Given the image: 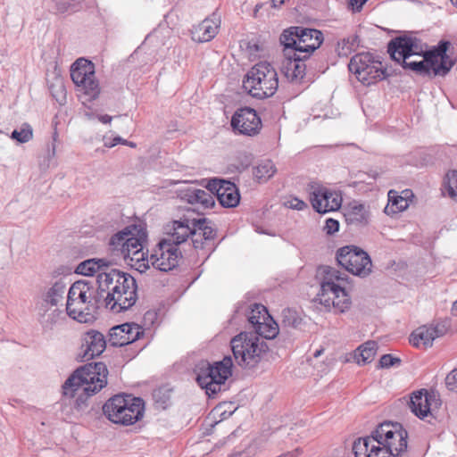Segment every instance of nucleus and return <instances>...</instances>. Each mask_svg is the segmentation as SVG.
I'll return each instance as SVG.
<instances>
[{"label":"nucleus","mask_w":457,"mask_h":457,"mask_svg":"<svg viewBox=\"0 0 457 457\" xmlns=\"http://www.w3.org/2000/svg\"><path fill=\"white\" fill-rule=\"evenodd\" d=\"M285 1L286 0H271L274 7L280 6L285 3Z\"/></svg>","instance_id":"nucleus-53"},{"label":"nucleus","mask_w":457,"mask_h":457,"mask_svg":"<svg viewBox=\"0 0 457 457\" xmlns=\"http://www.w3.org/2000/svg\"><path fill=\"white\" fill-rule=\"evenodd\" d=\"M444 184L448 195L453 199H457V170H450L445 175Z\"/></svg>","instance_id":"nucleus-41"},{"label":"nucleus","mask_w":457,"mask_h":457,"mask_svg":"<svg viewBox=\"0 0 457 457\" xmlns=\"http://www.w3.org/2000/svg\"><path fill=\"white\" fill-rule=\"evenodd\" d=\"M452 4L457 7V0H450Z\"/></svg>","instance_id":"nucleus-58"},{"label":"nucleus","mask_w":457,"mask_h":457,"mask_svg":"<svg viewBox=\"0 0 457 457\" xmlns=\"http://www.w3.org/2000/svg\"><path fill=\"white\" fill-rule=\"evenodd\" d=\"M277 172L275 164L270 160L259 162L253 169V177L258 182H266Z\"/></svg>","instance_id":"nucleus-35"},{"label":"nucleus","mask_w":457,"mask_h":457,"mask_svg":"<svg viewBox=\"0 0 457 457\" xmlns=\"http://www.w3.org/2000/svg\"><path fill=\"white\" fill-rule=\"evenodd\" d=\"M105 347L106 340L104 336L96 330H89L83 337L81 346L83 351L82 358L84 361H89L100 355L104 351Z\"/></svg>","instance_id":"nucleus-25"},{"label":"nucleus","mask_w":457,"mask_h":457,"mask_svg":"<svg viewBox=\"0 0 457 457\" xmlns=\"http://www.w3.org/2000/svg\"><path fill=\"white\" fill-rule=\"evenodd\" d=\"M298 27L285 29L280 36V43L284 46V55L294 54L295 48L298 47Z\"/></svg>","instance_id":"nucleus-34"},{"label":"nucleus","mask_w":457,"mask_h":457,"mask_svg":"<svg viewBox=\"0 0 457 457\" xmlns=\"http://www.w3.org/2000/svg\"><path fill=\"white\" fill-rule=\"evenodd\" d=\"M103 411L112 422L128 426L143 418L145 406L141 398L117 395L104 403Z\"/></svg>","instance_id":"nucleus-9"},{"label":"nucleus","mask_w":457,"mask_h":457,"mask_svg":"<svg viewBox=\"0 0 457 457\" xmlns=\"http://www.w3.org/2000/svg\"><path fill=\"white\" fill-rule=\"evenodd\" d=\"M219 25L212 20H204L194 30L193 39L198 42H208L218 32Z\"/></svg>","instance_id":"nucleus-31"},{"label":"nucleus","mask_w":457,"mask_h":457,"mask_svg":"<svg viewBox=\"0 0 457 457\" xmlns=\"http://www.w3.org/2000/svg\"><path fill=\"white\" fill-rule=\"evenodd\" d=\"M193 224V235L196 237L202 236L205 243L212 241L215 237L216 231L209 225L205 219L194 220Z\"/></svg>","instance_id":"nucleus-37"},{"label":"nucleus","mask_w":457,"mask_h":457,"mask_svg":"<svg viewBox=\"0 0 457 457\" xmlns=\"http://www.w3.org/2000/svg\"><path fill=\"white\" fill-rule=\"evenodd\" d=\"M96 283L99 284L103 306L112 312L127 311L136 303L137 283L131 275L111 269L100 273Z\"/></svg>","instance_id":"nucleus-4"},{"label":"nucleus","mask_w":457,"mask_h":457,"mask_svg":"<svg viewBox=\"0 0 457 457\" xmlns=\"http://www.w3.org/2000/svg\"><path fill=\"white\" fill-rule=\"evenodd\" d=\"M338 263L347 271L360 277H366L371 272L372 263L369 254L363 250L347 245L337 253Z\"/></svg>","instance_id":"nucleus-13"},{"label":"nucleus","mask_w":457,"mask_h":457,"mask_svg":"<svg viewBox=\"0 0 457 457\" xmlns=\"http://www.w3.org/2000/svg\"><path fill=\"white\" fill-rule=\"evenodd\" d=\"M407 448V432L400 424L381 423L370 436L354 441L355 457H395Z\"/></svg>","instance_id":"nucleus-2"},{"label":"nucleus","mask_w":457,"mask_h":457,"mask_svg":"<svg viewBox=\"0 0 457 457\" xmlns=\"http://www.w3.org/2000/svg\"><path fill=\"white\" fill-rule=\"evenodd\" d=\"M310 201L313 209L319 213L337 211L342 204L339 192L328 188L319 183L309 185Z\"/></svg>","instance_id":"nucleus-15"},{"label":"nucleus","mask_w":457,"mask_h":457,"mask_svg":"<svg viewBox=\"0 0 457 457\" xmlns=\"http://www.w3.org/2000/svg\"><path fill=\"white\" fill-rule=\"evenodd\" d=\"M345 217L349 225L364 226L369 222L370 212L365 204L353 203L346 209Z\"/></svg>","instance_id":"nucleus-29"},{"label":"nucleus","mask_w":457,"mask_h":457,"mask_svg":"<svg viewBox=\"0 0 457 457\" xmlns=\"http://www.w3.org/2000/svg\"><path fill=\"white\" fill-rule=\"evenodd\" d=\"M243 87L253 97H270L278 87V73L270 62H260L246 73L243 79Z\"/></svg>","instance_id":"nucleus-8"},{"label":"nucleus","mask_w":457,"mask_h":457,"mask_svg":"<svg viewBox=\"0 0 457 457\" xmlns=\"http://www.w3.org/2000/svg\"><path fill=\"white\" fill-rule=\"evenodd\" d=\"M441 403V399L436 392L421 389L412 394L409 405L411 411L423 420L428 416H433Z\"/></svg>","instance_id":"nucleus-17"},{"label":"nucleus","mask_w":457,"mask_h":457,"mask_svg":"<svg viewBox=\"0 0 457 457\" xmlns=\"http://www.w3.org/2000/svg\"><path fill=\"white\" fill-rule=\"evenodd\" d=\"M117 144H127V140L121 138L120 137H115L112 139L104 137V145L106 147H113Z\"/></svg>","instance_id":"nucleus-47"},{"label":"nucleus","mask_w":457,"mask_h":457,"mask_svg":"<svg viewBox=\"0 0 457 457\" xmlns=\"http://www.w3.org/2000/svg\"><path fill=\"white\" fill-rule=\"evenodd\" d=\"M401 360L399 358L394 357L391 354H384L381 356L378 367L382 369H387L395 364H399Z\"/></svg>","instance_id":"nucleus-43"},{"label":"nucleus","mask_w":457,"mask_h":457,"mask_svg":"<svg viewBox=\"0 0 457 457\" xmlns=\"http://www.w3.org/2000/svg\"><path fill=\"white\" fill-rule=\"evenodd\" d=\"M270 318L268 311L262 304L255 303L251 309L247 319L248 321L253 325V328L257 327L262 321L266 320Z\"/></svg>","instance_id":"nucleus-38"},{"label":"nucleus","mask_w":457,"mask_h":457,"mask_svg":"<svg viewBox=\"0 0 457 457\" xmlns=\"http://www.w3.org/2000/svg\"><path fill=\"white\" fill-rule=\"evenodd\" d=\"M216 197L220 204L226 208L236 207L240 201V195L236 185L230 181L213 180Z\"/></svg>","instance_id":"nucleus-24"},{"label":"nucleus","mask_w":457,"mask_h":457,"mask_svg":"<svg viewBox=\"0 0 457 457\" xmlns=\"http://www.w3.org/2000/svg\"><path fill=\"white\" fill-rule=\"evenodd\" d=\"M452 311L457 315V300L453 303Z\"/></svg>","instance_id":"nucleus-55"},{"label":"nucleus","mask_w":457,"mask_h":457,"mask_svg":"<svg viewBox=\"0 0 457 457\" xmlns=\"http://www.w3.org/2000/svg\"><path fill=\"white\" fill-rule=\"evenodd\" d=\"M126 145H129L130 147H135L136 146V144L133 143V142H128L127 141V144H125Z\"/></svg>","instance_id":"nucleus-57"},{"label":"nucleus","mask_w":457,"mask_h":457,"mask_svg":"<svg viewBox=\"0 0 457 457\" xmlns=\"http://www.w3.org/2000/svg\"><path fill=\"white\" fill-rule=\"evenodd\" d=\"M446 328L443 324L422 326L414 330L411 336L410 342L413 346L425 348L430 347L436 338L445 335Z\"/></svg>","instance_id":"nucleus-22"},{"label":"nucleus","mask_w":457,"mask_h":457,"mask_svg":"<svg viewBox=\"0 0 457 457\" xmlns=\"http://www.w3.org/2000/svg\"><path fill=\"white\" fill-rule=\"evenodd\" d=\"M233 361L230 356H225L213 365L202 361L195 368L196 381L206 390V394L215 395L220 390L221 385L231 376Z\"/></svg>","instance_id":"nucleus-11"},{"label":"nucleus","mask_w":457,"mask_h":457,"mask_svg":"<svg viewBox=\"0 0 457 457\" xmlns=\"http://www.w3.org/2000/svg\"><path fill=\"white\" fill-rule=\"evenodd\" d=\"M49 90L53 97L60 104H63L66 102V88L61 78H56L54 79V81L49 86Z\"/></svg>","instance_id":"nucleus-39"},{"label":"nucleus","mask_w":457,"mask_h":457,"mask_svg":"<svg viewBox=\"0 0 457 457\" xmlns=\"http://www.w3.org/2000/svg\"><path fill=\"white\" fill-rule=\"evenodd\" d=\"M33 137V130L29 124L24 123L19 129H14L12 132L11 138L18 141L19 143H27Z\"/></svg>","instance_id":"nucleus-40"},{"label":"nucleus","mask_w":457,"mask_h":457,"mask_svg":"<svg viewBox=\"0 0 457 457\" xmlns=\"http://www.w3.org/2000/svg\"><path fill=\"white\" fill-rule=\"evenodd\" d=\"M194 220L180 219L173 220L165 227V237L162 239L174 244L177 247L185 243L194 231Z\"/></svg>","instance_id":"nucleus-20"},{"label":"nucleus","mask_w":457,"mask_h":457,"mask_svg":"<svg viewBox=\"0 0 457 457\" xmlns=\"http://www.w3.org/2000/svg\"><path fill=\"white\" fill-rule=\"evenodd\" d=\"M146 234L137 226L128 227L111 237L112 250L120 254L126 264L139 271L145 272L150 267V258L144 251Z\"/></svg>","instance_id":"nucleus-6"},{"label":"nucleus","mask_w":457,"mask_h":457,"mask_svg":"<svg viewBox=\"0 0 457 457\" xmlns=\"http://www.w3.org/2000/svg\"><path fill=\"white\" fill-rule=\"evenodd\" d=\"M144 334L142 327L136 323H124L112 327L109 342L113 346H123L134 343Z\"/></svg>","instance_id":"nucleus-19"},{"label":"nucleus","mask_w":457,"mask_h":457,"mask_svg":"<svg viewBox=\"0 0 457 457\" xmlns=\"http://www.w3.org/2000/svg\"><path fill=\"white\" fill-rule=\"evenodd\" d=\"M100 306H103V302L99 284L96 287L91 281L78 280L69 288L66 312L71 319L80 323L91 322Z\"/></svg>","instance_id":"nucleus-5"},{"label":"nucleus","mask_w":457,"mask_h":457,"mask_svg":"<svg viewBox=\"0 0 457 457\" xmlns=\"http://www.w3.org/2000/svg\"><path fill=\"white\" fill-rule=\"evenodd\" d=\"M298 47L295 51L303 57L308 58L323 42V34L315 29L298 27Z\"/></svg>","instance_id":"nucleus-21"},{"label":"nucleus","mask_w":457,"mask_h":457,"mask_svg":"<svg viewBox=\"0 0 457 457\" xmlns=\"http://www.w3.org/2000/svg\"><path fill=\"white\" fill-rule=\"evenodd\" d=\"M66 284L62 280L56 281L46 293L40 303V310H46V307H60L63 305Z\"/></svg>","instance_id":"nucleus-27"},{"label":"nucleus","mask_w":457,"mask_h":457,"mask_svg":"<svg viewBox=\"0 0 457 457\" xmlns=\"http://www.w3.org/2000/svg\"><path fill=\"white\" fill-rule=\"evenodd\" d=\"M327 234L332 235L338 231L339 229V222L334 219H328L326 220V225L324 227Z\"/></svg>","instance_id":"nucleus-45"},{"label":"nucleus","mask_w":457,"mask_h":457,"mask_svg":"<svg viewBox=\"0 0 457 457\" xmlns=\"http://www.w3.org/2000/svg\"><path fill=\"white\" fill-rule=\"evenodd\" d=\"M255 335L266 339H272L278 334V326L270 316L264 321H262L256 328H254Z\"/></svg>","instance_id":"nucleus-36"},{"label":"nucleus","mask_w":457,"mask_h":457,"mask_svg":"<svg viewBox=\"0 0 457 457\" xmlns=\"http://www.w3.org/2000/svg\"><path fill=\"white\" fill-rule=\"evenodd\" d=\"M447 387L451 391L457 392V369L452 370L445 378Z\"/></svg>","instance_id":"nucleus-44"},{"label":"nucleus","mask_w":457,"mask_h":457,"mask_svg":"<svg viewBox=\"0 0 457 457\" xmlns=\"http://www.w3.org/2000/svg\"><path fill=\"white\" fill-rule=\"evenodd\" d=\"M322 352H323V350L316 351L315 353H314V357H319L321 354Z\"/></svg>","instance_id":"nucleus-56"},{"label":"nucleus","mask_w":457,"mask_h":457,"mask_svg":"<svg viewBox=\"0 0 457 457\" xmlns=\"http://www.w3.org/2000/svg\"><path fill=\"white\" fill-rule=\"evenodd\" d=\"M181 199L198 208H211L214 205L215 196L208 190L188 187L181 192Z\"/></svg>","instance_id":"nucleus-26"},{"label":"nucleus","mask_w":457,"mask_h":457,"mask_svg":"<svg viewBox=\"0 0 457 457\" xmlns=\"http://www.w3.org/2000/svg\"><path fill=\"white\" fill-rule=\"evenodd\" d=\"M230 457H247V456L245 453H237L231 455Z\"/></svg>","instance_id":"nucleus-54"},{"label":"nucleus","mask_w":457,"mask_h":457,"mask_svg":"<svg viewBox=\"0 0 457 457\" xmlns=\"http://www.w3.org/2000/svg\"><path fill=\"white\" fill-rule=\"evenodd\" d=\"M107 375L108 370L103 362L89 363L77 369L62 386L64 398L74 399L73 405L77 411L85 410L87 398L106 386Z\"/></svg>","instance_id":"nucleus-3"},{"label":"nucleus","mask_w":457,"mask_h":457,"mask_svg":"<svg viewBox=\"0 0 457 457\" xmlns=\"http://www.w3.org/2000/svg\"><path fill=\"white\" fill-rule=\"evenodd\" d=\"M288 207L295 210H303L307 207V204L303 200L298 198H293L287 202Z\"/></svg>","instance_id":"nucleus-46"},{"label":"nucleus","mask_w":457,"mask_h":457,"mask_svg":"<svg viewBox=\"0 0 457 457\" xmlns=\"http://www.w3.org/2000/svg\"><path fill=\"white\" fill-rule=\"evenodd\" d=\"M307 57H303L298 53L294 54H287L282 62L281 71L285 77L292 82H299L305 75L306 65L304 63Z\"/></svg>","instance_id":"nucleus-23"},{"label":"nucleus","mask_w":457,"mask_h":457,"mask_svg":"<svg viewBox=\"0 0 457 457\" xmlns=\"http://www.w3.org/2000/svg\"><path fill=\"white\" fill-rule=\"evenodd\" d=\"M182 253L174 244L161 240L150 256L151 264L161 271H170L179 265Z\"/></svg>","instance_id":"nucleus-16"},{"label":"nucleus","mask_w":457,"mask_h":457,"mask_svg":"<svg viewBox=\"0 0 457 457\" xmlns=\"http://www.w3.org/2000/svg\"><path fill=\"white\" fill-rule=\"evenodd\" d=\"M320 290L316 301L325 308L333 307L338 312H345L351 304V297L345 287V277L335 268L320 266L317 271Z\"/></svg>","instance_id":"nucleus-7"},{"label":"nucleus","mask_w":457,"mask_h":457,"mask_svg":"<svg viewBox=\"0 0 457 457\" xmlns=\"http://www.w3.org/2000/svg\"><path fill=\"white\" fill-rule=\"evenodd\" d=\"M378 350V345L375 341H367L360 345L354 354L356 362L359 365H365L373 361Z\"/></svg>","instance_id":"nucleus-33"},{"label":"nucleus","mask_w":457,"mask_h":457,"mask_svg":"<svg viewBox=\"0 0 457 457\" xmlns=\"http://www.w3.org/2000/svg\"><path fill=\"white\" fill-rule=\"evenodd\" d=\"M46 310H40L39 321L45 330H52L54 327L62 325L65 320V315L59 307H46Z\"/></svg>","instance_id":"nucleus-28"},{"label":"nucleus","mask_w":457,"mask_h":457,"mask_svg":"<svg viewBox=\"0 0 457 457\" xmlns=\"http://www.w3.org/2000/svg\"><path fill=\"white\" fill-rule=\"evenodd\" d=\"M191 237V239H192V244H193V246L195 248V249H198V248H203L204 245L206 244L204 242V240L203 239L202 236H195V235H190Z\"/></svg>","instance_id":"nucleus-49"},{"label":"nucleus","mask_w":457,"mask_h":457,"mask_svg":"<svg viewBox=\"0 0 457 457\" xmlns=\"http://www.w3.org/2000/svg\"><path fill=\"white\" fill-rule=\"evenodd\" d=\"M405 195H399L397 191L389 190L388 192V203L384 209V212L387 215H394L400 212L406 210L409 206V201L407 195L408 191H405Z\"/></svg>","instance_id":"nucleus-32"},{"label":"nucleus","mask_w":457,"mask_h":457,"mask_svg":"<svg viewBox=\"0 0 457 457\" xmlns=\"http://www.w3.org/2000/svg\"><path fill=\"white\" fill-rule=\"evenodd\" d=\"M231 350L237 363L245 369L255 367L266 353V343L251 332H241L230 340Z\"/></svg>","instance_id":"nucleus-10"},{"label":"nucleus","mask_w":457,"mask_h":457,"mask_svg":"<svg viewBox=\"0 0 457 457\" xmlns=\"http://www.w3.org/2000/svg\"><path fill=\"white\" fill-rule=\"evenodd\" d=\"M368 0H348V6L353 11V12H359L362 8V5L367 2Z\"/></svg>","instance_id":"nucleus-48"},{"label":"nucleus","mask_w":457,"mask_h":457,"mask_svg":"<svg viewBox=\"0 0 457 457\" xmlns=\"http://www.w3.org/2000/svg\"><path fill=\"white\" fill-rule=\"evenodd\" d=\"M358 45L357 36H350L338 42L337 51L339 55H347Z\"/></svg>","instance_id":"nucleus-42"},{"label":"nucleus","mask_w":457,"mask_h":457,"mask_svg":"<svg viewBox=\"0 0 457 457\" xmlns=\"http://www.w3.org/2000/svg\"><path fill=\"white\" fill-rule=\"evenodd\" d=\"M71 7V4H65V3H58L57 4V10L60 12H67Z\"/></svg>","instance_id":"nucleus-51"},{"label":"nucleus","mask_w":457,"mask_h":457,"mask_svg":"<svg viewBox=\"0 0 457 457\" xmlns=\"http://www.w3.org/2000/svg\"><path fill=\"white\" fill-rule=\"evenodd\" d=\"M231 127L241 135L253 137L262 129V120L255 110L244 107L237 110L231 118Z\"/></svg>","instance_id":"nucleus-18"},{"label":"nucleus","mask_w":457,"mask_h":457,"mask_svg":"<svg viewBox=\"0 0 457 457\" xmlns=\"http://www.w3.org/2000/svg\"><path fill=\"white\" fill-rule=\"evenodd\" d=\"M349 71L363 85H371L386 77V71L378 56L370 53L353 55L348 64Z\"/></svg>","instance_id":"nucleus-12"},{"label":"nucleus","mask_w":457,"mask_h":457,"mask_svg":"<svg viewBox=\"0 0 457 457\" xmlns=\"http://www.w3.org/2000/svg\"><path fill=\"white\" fill-rule=\"evenodd\" d=\"M111 269L109 268V262L104 259H88L80 262L75 271L78 274L84 276H93L97 273V276L102 272H108Z\"/></svg>","instance_id":"nucleus-30"},{"label":"nucleus","mask_w":457,"mask_h":457,"mask_svg":"<svg viewBox=\"0 0 457 457\" xmlns=\"http://www.w3.org/2000/svg\"><path fill=\"white\" fill-rule=\"evenodd\" d=\"M448 42H441L436 49L427 51L420 40L400 37L388 44V53L393 60L420 75L445 76L453 67V61L446 54Z\"/></svg>","instance_id":"nucleus-1"},{"label":"nucleus","mask_w":457,"mask_h":457,"mask_svg":"<svg viewBox=\"0 0 457 457\" xmlns=\"http://www.w3.org/2000/svg\"><path fill=\"white\" fill-rule=\"evenodd\" d=\"M98 120L103 123H110L112 120V116L104 114V115H99Z\"/></svg>","instance_id":"nucleus-52"},{"label":"nucleus","mask_w":457,"mask_h":457,"mask_svg":"<svg viewBox=\"0 0 457 457\" xmlns=\"http://www.w3.org/2000/svg\"><path fill=\"white\" fill-rule=\"evenodd\" d=\"M71 77L74 84L81 90L88 100L96 99L100 94L98 82L95 78L93 62L83 58L78 59L71 68Z\"/></svg>","instance_id":"nucleus-14"},{"label":"nucleus","mask_w":457,"mask_h":457,"mask_svg":"<svg viewBox=\"0 0 457 457\" xmlns=\"http://www.w3.org/2000/svg\"><path fill=\"white\" fill-rule=\"evenodd\" d=\"M411 60L412 61H419V58L418 57H412Z\"/></svg>","instance_id":"nucleus-59"},{"label":"nucleus","mask_w":457,"mask_h":457,"mask_svg":"<svg viewBox=\"0 0 457 457\" xmlns=\"http://www.w3.org/2000/svg\"><path fill=\"white\" fill-rule=\"evenodd\" d=\"M287 312L288 316H292V320L290 321L288 320V324L294 328L298 327L301 324V319L298 317H295V313L291 312L290 310H288Z\"/></svg>","instance_id":"nucleus-50"}]
</instances>
